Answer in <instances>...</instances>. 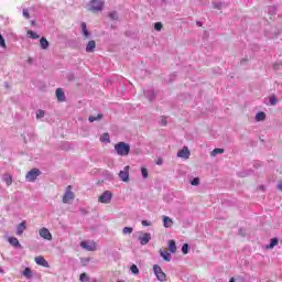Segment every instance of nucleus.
<instances>
[{
  "mask_svg": "<svg viewBox=\"0 0 282 282\" xmlns=\"http://www.w3.org/2000/svg\"><path fill=\"white\" fill-rule=\"evenodd\" d=\"M115 151L117 155H120L121 158H127L129 153H131V145L129 143L121 141L115 144Z\"/></svg>",
  "mask_w": 282,
  "mask_h": 282,
  "instance_id": "f257e3e1",
  "label": "nucleus"
},
{
  "mask_svg": "<svg viewBox=\"0 0 282 282\" xmlns=\"http://www.w3.org/2000/svg\"><path fill=\"white\" fill-rule=\"evenodd\" d=\"M105 9V0H90L88 10L90 12H102Z\"/></svg>",
  "mask_w": 282,
  "mask_h": 282,
  "instance_id": "f03ea898",
  "label": "nucleus"
},
{
  "mask_svg": "<svg viewBox=\"0 0 282 282\" xmlns=\"http://www.w3.org/2000/svg\"><path fill=\"white\" fill-rule=\"evenodd\" d=\"M111 199H113V193L111 191H105L98 198L100 204H111Z\"/></svg>",
  "mask_w": 282,
  "mask_h": 282,
  "instance_id": "7ed1b4c3",
  "label": "nucleus"
},
{
  "mask_svg": "<svg viewBox=\"0 0 282 282\" xmlns=\"http://www.w3.org/2000/svg\"><path fill=\"white\" fill-rule=\"evenodd\" d=\"M41 173H42L41 170L32 169L25 175L26 182H36V177H39V175H41Z\"/></svg>",
  "mask_w": 282,
  "mask_h": 282,
  "instance_id": "20e7f679",
  "label": "nucleus"
},
{
  "mask_svg": "<svg viewBox=\"0 0 282 282\" xmlns=\"http://www.w3.org/2000/svg\"><path fill=\"white\" fill-rule=\"evenodd\" d=\"M153 270H154V274H155L158 281H161V282L166 281V273H164V271H162L161 265L154 264Z\"/></svg>",
  "mask_w": 282,
  "mask_h": 282,
  "instance_id": "39448f33",
  "label": "nucleus"
},
{
  "mask_svg": "<svg viewBox=\"0 0 282 282\" xmlns=\"http://www.w3.org/2000/svg\"><path fill=\"white\" fill-rule=\"evenodd\" d=\"M72 186H67V189L63 196V204H69V199H74V192H72Z\"/></svg>",
  "mask_w": 282,
  "mask_h": 282,
  "instance_id": "423d86ee",
  "label": "nucleus"
},
{
  "mask_svg": "<svg viewBox=\"0 0 282 282\" xmlns=\"http://www.w3.org/2000/svg\"><path fill=\"white\" fill-rule=\"evenodd\" d=\"M176 155L177 158H183V160H188V158H191V150H188V147H184Z\"/></svg>",
  "mask_w": 282,
  "mask_h": 282,
  "instance_id": "0eeeda50",
  "label": "nucleus"
},
{
  "mask_svg": "<svg viewBox=\"0 0 282 282\" xmlns=\"http://www.w3.org/2000/svg\"><path fill=\"white\" fill-rule=\"evenodd\" d=\"M40 237H42V239H45L46 241H52V232H50V229L45 227L40 229Z\"/></svg>",
  "mask_w": 282,
  "mask_h": 282,
  "instance_id": "6e6552de",
  "label": "nucleus"
},
{
  "mask_svg": "<svg viewBox=\"0 0 282 282\" xmlns=\"http://www.w3.org/2000/svg\"><path fill=\"white\" fill-rule=\"evenodd\" d=\"M119 178L121 182H129V165L124 166V169L119 172Z\"/></svg>",
  "mask_w": 282,
  "mask_h": 282,
  "instance_id": "1a4fd4ad",
  "label": "nucleus"
},
{
  "mask_svg": "<svg viewBox=\"0 0 282 282\" xmlns=\"http://www.w3.org/2000/svg\"><path fill=\"white\" fill-rule=\"evenodd\" d=\"M8 241L11 246H13V248L23 250V246H21V242H19V239L17 237H9Z\"/></svg>",
  "mask_w": 282,
  "mask_h": 282,
  "instance_id": "9d476101",
  "label": "nucleus"
},
{
  "mask_svg": "<svg viewBox=\"0 0 282 282\" xmlns=\"http://www.w3.org/2000/svg\"><path fill=\"white\" fill-rule=\"evenodd\" d=\"M139 241H140L141 246H147V243H149V241H151V234L145 232L142 236H139Z\"/></svg>",
  "mask_w": 282,
  "mask_h": 282,
  "instance_id": "9b49d317",
  "label": "nucleus"
},
{
  "mask_svg": "<svg viewBox=\"0 0 282 282\" xmlns=\"http://www.w3.org/2000/svg\"><path fill=\"white\" fill-rule=\"evenodd\" d=\"M35 263L37 265H42L43 268H50V262H47V260H45V258L42 256L35 257Z\"/></svg>",
  "mask_w": 282,
  "mask_h": 282,
  "instance_id": "f8f14e48",
  "label": "nucleus"
},
{
  "mask_svg": "<svg viewBox=\"0 0 282 282\" xmlns=\"http://www.w3.org/2000/svg\"><path fill=\"white\" fill-rule=\"evenodd\" d=\"M55 94L58 102H65L66 97H65V91H63V88H57Z\"/></svg>",
  "mask_w": 282,
  "mask_h": 282,
  "instance_id": "ddd939ff",
  "label": "nucleus"
},
{
  "mask_svg": "<svg viewBox=\"0 0 282 282\" xmlns=\"http://www.w3.org/2000/svg\"><path fill=\"white\" fill-rule=\"evenodd\" d=\"M25 228H28V227H26V223H25V220H24V221H22V223H20V224L18 225V227H17V235H18V236L23 235V232L25 231Z\"/></svg>",
  "mask_w": 282,
  "mask_h": 282,
  "instance_id": "4468645a",
  "label": "nucleus"
},
{
  "mask_svg": "<svg viewBox=\"0 0 282 282\" xmlns=\"http://www.w3.org/2000/svg\"><path fill=\"white\" fill-rule=\"evenodd\" d=\"M80 28L85 39H89V36H91V33L89 32V30H87V23L82 22Z\"/></svg>",
  "mask_w": 282,
  "mask_h": 282,
  "instance_id": "2eb2a0df",
  "label": "nucleus"
},
{
  "mask_svg": "<svg viewBox=\"0 0 282 282\" xmlns=\"http://www.w3.org/2000/svg\"><path fill=\"white\" fill-rule=\"evenodd\" d=\"M159 252H160V257H162V259L164 261H171L172 257H171V253L169 251L160 249Z\"/></svg>",
  "mask_w": 282,
  "mask_h": 282,
  "instance_id": "dca6fc26",
  "label": "nucleus"
},
{
  "mask_svg": "<svg viewBox=\"0 0 282 282\" xmlns=\"http://www.w3.org/2000/svg\"><path fill=\"white\" fill-rule=\"evenodd\" d=\"M144 96H145V98H148V100H150V102H153V100H155V91L154 90H145Z\"/></svg>",
  "mask_w": 282,
  "mask_h": 282,
  "instance_id": "f3484780",
  "label": "nucleus"
},
{
  "mask_svg": "<svg viewBox=\"0 0 282 282\" xmlns=\"http://www.w3.org/2000/svg\"><path fill=\"white\" fill-rule=\"evenodd\" d=\"M163 226L164 228H171L173 226V219L169 216H163Z\"/></svg>",
  "mask_w": 282,
  "mask_h": 282,
  "instance_id": "a211bd4d",
  "label": "nucleus"
},
{
  "mask_svg": "<svg viewBox=\"0 0 282 282\" xmlns=\"http://www.w3.org/2000/svg\"><path fill=\"white\" fill-rule=\"evenodd\" d=\"M169 250L172 254H175V252H177V245L175 243V240L169 241Z\"/></svg>",
  "mask_w": 282,
  "mask_h": 282,
  "instance_id": "6ab92c4d",
  "label": "nucleus"
},
{
  "mask_svg": "<svg viewBox=\"0 0 282 282\" xmlns=\"http://www.w3.org/2000/svg\"><path fill=\"white\" fill-rule=\"evenodd\" d=\"M96 50V41L90 40L86 46V52L91 53Z\"/></svg>",
  "mask_w": 282,
  "mask_h": 282,
  "instance_id": "aec40b11",
  "label": "nucleus"
},
{
  "mask_svg": "<svg viewBox=\"0 0 282 282\" xmlns=\"http://www.w3.org/2000/svg\"><path fill=\"white\" fill-rule=\"evenodd\" d=\"M102 177L107 180V182H113V174L107 170L102 172Z\"/></svg>",
  "mask_w": 282,
  "mask_h": 282,
  "instance_id": "412c9836",
  "label": "nucleus"
},
{
  "mask_svg": "<svg viewBox=\"0 0 282 282\" xmlns=\"http://www.w3.org/2000/svg\"><path fill=\"white\" fill-rule=\"evenodd\" d=\"M80 246L84 248V250H88V252H94V245H89L88 241H82Z\"/></svg>",
  "mask_w": 282,
  "mask_h": 282,
  "instance_id": "4be33fe9",
  "label": "nucleus"
},
{
  "mask_svg": "<svg viewBox=\"0 0 282 282\" xmlns=\"http://www.w3.org/2000/svg\"><path fill=\"white\" fill-rule=\"evenodd\" d=\"M40 45H41L42 50H47V47H50V42L47 41V39L41 37Z\"/></svg>",
  "mask_w": 282,
  "mask_h": 282,
  "instance_id": "5701e85b",
  "label": "nucleus"
},
{
  "mask_svg": "<svg viewBox=\"0 0 282 282\" xmlns=\"http://www.w3.org/2000/svg\"><path fill=\"white\" fill-rule=\"evenodd\" d=\"M3 182H6L7 186H11L12 184V175L10 174H3L2 175Z\"/></svg>",
  "mask_w": 282,
  "mask_h": 282,
  "instance_id": "b1692460",
  "label": "nucleus"
},
{
  "mask_svg": "<svg viewBox=\"0 0 282 282\" xmlns=\"http://www.w3.org/2000/svg\"><path fill=\"white\" fill-rule=\"evenodd\" d=\"M278 102H279V99H276V95H271V96L269 97V105H270L271 107L276 106Z\"/></svg>",
  "mask_w": 282,
  "mask_h": 282,
  "instance_id": "393cba45",
  "label": "nucleus"
},
{
  "mask_svg": "<svg viewBox=\"0 0 282 282\" xmlns=\"http://www.w3.org/2000/svg\"><path fill=\"white\" fill-rule=\"evenodd\" d=\"M256 120L257 122H263V120H265V112L260 111L256 115Z\"/></svg>",
  "mask_w": 282,
  "mask_h": 282,
  "instance_id": "a878e982",
  "label": "nucleus"
},
{
  "mask_svg": "<svg viewBox=\"0 0 282 282\" xmlns=\"http://www.w3.org/2000/svg\"><path fill=\"white\" fill-rule=\"evenodd\" d=\"M274 246H279V238H272V239L270 240V243L267 245V248H268V249H272V248H274Z\"/></svg>",
  "mask_w": 282,
  "mask_h": 282,
  "instance_id": "bb28decb",
  "label": "nucleus"
},
{
  "mask_svg": "<svg viewBox=\"0 0 282 282\" xmlns=\"http://www.w3.org/2000/svg\"><path fill=\"white\" fill-rule=\"evenodd\" d=\"M108 17H109L110 21H118V19H120V17L118 15V11H112V12L108 13Z\"/></svg>",
  "mask_w": 282,
  "mask_h": 282,
  "instance_id": "cd10ccee",
  "label": "nucleus"
},
{
  "mask_svg": "<svg viewBox=\"0 0 282 282\" xmlns=\"http://www.w3.org/2000/svg\"><path fill=\"white\" fill-rule=\"evenodd\" d=\"M221 153H224V149H221V148H216V149H214V150L212 151L210 155H212L213 158H215L216 155H221Z\"/></svg>",
  "mask_w": 282,
  "mask_h": 282,
  "instance_id": "c85d7f7f",
  "label": "nucleus"
},
{
  "mask_svg": "<svg viewBox=\"0 0 282 282\" xmlns=\"http://www.w3.org/2000/svg\"><path fill=\"white\" fill-rule=\"evenodd\" d=\"M23 276L26 279H32V269L25 268L24 271L22 272Z\"/></svg>",
  "mask_w": 282,
  "mask_h": 282,
  "instance_id": "c756f323",
  "label": "nucleus"
},
{
  "mask_svg": "<svg viewBox=\"0 0 282 282\" xmlns=\"http://www.w3.org/2000/svg\"><path fill=\"white\" fill-rule=\"evenodd\" d=\"M98 120H102V113H99L98 116L94 117V116H90L88 118V122H96Z\"/></svg>",
  "mask_w": 282,
  "mask_h": 282,
  "instance_id": "7c9ffc66",
  "label": "nucleus"
},
{
  "mask_svg": "<svg viewBox=\"0 0 282 282\" xmlns=\"http://www.w3.org/2000/svg\"><path fill=\"white\" fill-rule=\"evenodd\" d=\"M26 34H28L29 39H33V40L40 39V35H37V33L32 30L28 31Z\"/></svg>",
  "mask_w": 282,
  "mask_h": 282,
  "instance_id": "2f4dec72",
  "label": "nucleus"
},
{
  "mask_svg": "<svg viewBox=\"0 0 282 282\" xmlns=\"http://www.w3.org/2000/svg\"><path fill=\"white\" fill-rule=\"evenodd\" d=\"M100 142H106V143L111 142V139H110V137H109V133H104V134L100 137Z\"/></svg>",
  "mask_w": 282,
  "mask_h": 282,
  "instance_id": "473e14b6",
  "label": "nucleus"
},
{
  "mask_svg": "<svg viewBox=\"0 0 282 282\" xmlns=\"http://www.w3.org/2000/svg\"><path fill=\"white\" fill-rule=\"evenodd\" d=\"M252 170H246L242 172H239V177H248V175H252Z\"/></svg>",
  "mask_w": 282,
  "mask_h": 282,
  "instance_id": "72a5a7b5",
  "label": "nucleus"
},
{
  "mask_svg": "<svg viewBox=\"0 0 282 282\" xmlns=\"http://www.w3.org/2000/svg\"><path fill=\"white\" fill-rule=\"evenodd\" d=\"M79 281H80V282H89V281H90V278H89V275H87V273H82V274L79 275Z\"/></svg>",
  "mask_w": 282,
  "mask_h": 282,
  "instance_id": "f704fd0d",
  "label": "nucleus"
},
{
  "mask_svg": "<svg viewBox=\"0 0 282 282\" xmlns=\"http://www.w3.org/2000/svg\"><path fill=\"white\" fill-rule=\"evenodd\" d=\"M130 272H132V274L138 275V274H140V269H138V265L132 264V265L130 267Z\"/></svg>",
  "mask_w": 282,
  "mask_h": 282,
  "instance_id": "c9c22d12",
  "label": "nucleus"
},
{
  "mask_svg": "<svg viewBox=\"0 0 282 282\" xmlns=\"http://www.w3.org/2000/svg\"><path fill=\"white\" fill-rule=\"evenodd\" d=\"M141 174H142L143 180H147V177H149V170L147 167H142Z\"/></svg>",
  "mask_w": 282,
  "mask_h": 282,
  "instance_id": "e433bc0d",
  "label": "nucleus"
},
{
  "mask_svg": "<svg viewBox=\"0 0 282 282\" xmlns=\"http://www.w3.org/2000/svg\"><path fill=\"white\" fill-rule=\"evenodd\" d=\"M191 249V247L188 246V243H184L183 246H182V252H183V254H188V250Z\"/></svg>",
  "mask_w": 282,
  "mask_h": 282,
  "instance_id": "4c0bfd02",
  "label": "nucleus"
},
{
  "mask_svg": "<svg viewBox=\"0 0 282 282\" xmlns=\"http://www.w3.org/2000/svg\"><path fill=\"white\" fill-rule=\"evenodd\" d=\"M122 232L123 235H131V232H133V227H124Z\"/></svg>",
  "mask_w": 282,
  "mask_h": 282,
  "instance_id": "58836bf2",
  "label": "nucleus"
},
{
  "mask_svg": "<svg viewBox=\"0 0 282 282\" xmlns=\"http://www.w3.org/2000/svg\"><path fill=\"white\" fill-rule=\"evenodd\" d=\"M36 118H37V119H40V118H45V111L39 109V110L36 111Z\"/></svg>",
  "mask_w": 282,
  "mask_h": 282,
  "instance_id": "ea45409f",
  "label": "nucleus"
},
{
  "mask_svg": "<svg viewBox=\"0 0 282 282\" xmlns=\"http://www.w3.org/2000/svg\"><path fill=\"white\" fill-rule=\"evenodd\" d=\"M0 47H3L6 50V39L3 37V35L0 33Z\"/></svg>",
  "mask_w": 282,
  "mask_h": 282,
  "instance_id": "a19ab883",
  "label": "nucleus"
},
{
  "mask_svg": "<svg viewBox=\"0 0 282 282\" xmlns=\"http://www.w3.org/2000/svg\"><path fill=\"white\" fill-rule=\"evenodd\" d=\"M191 184H192V186H199V177H194V178L191 181Z\"/></svg>",
  "mask_w": 282,
  "mask_h": 282,
  "instance_id": "79ce46f5",
  "label": "nucleus"
},
{
  "mask_svg": "<svg viewBox=\"0 0 282 282\" xmlns=\"http://www.w3.org/2000/svg\"><path fill=\"white\" fill-rule=\"evenodd\" d=\"M154 30H156V32H160L162 30V22L154 23Z\"/></svg>",
  "mask_w": 282,
  "mask_h": 282,
  "instance_id": "37998d69",
  "label": "nucleus"
},
{
  "mask_svg": "<svg viewBox=\"0 0 282 282\" xmlns=\"http://www.w3.org/2000/svg\"><path fill=\"white\" fill-rule=\"evenodd\" d=\"M268 12L272 15V14H276V7H269L268 8Z\"/></svg>",
  "mask_w": 282,
  "mask_h": 282,
  "instance_id": "c03bdc74",
  "label": "nucleus"
},
{
  "mask_svg": "<svg viewBox=\"0 0 282 282\" xmlns=\"http://www.w3.org/2000/svg\"><path fill=\"white\" fill-rule=\"evenodd\" d=\"M175 78H177V74L172 73V74L170 75V78L167 79V83H173V80H175Z\"/></svg>",
  "mask_w": 282,
  "mask_h": 282,
  "instance_id": "a18cd8bd",
  "label": "nucleus"
},
{
  "mask_svg": "<svg viewBox=\"0 0 282 282\" xmlns=\"http://www.w3.org/2000/svg\"><path fill=\"white\" fill-rule=\"evenodd\" d=\"M22 14L24 19H30V11H28V9H23Z\"/></svg>",
  "mask_w": 282,
  "mask_h": 282,
  "instance_id": "49530a36",
  "label": "nucleus"
},
{
  "mask_svg": "<svg viewBox=\"0 0 282 282\" xmlns=\"http://www.w3.org/2000/svg\"><path fill=\"white\" fill-rule=\"evenodd\" d=\"M213 6L215 10H221V2H214Z\"/></svg>",
  "mask_w": 282,
  "mask_h": 282,
  "instance_id": "de8ad7c7",
  "label": "nucleus"
},
{
  "mask_svg": "<svg viewBox=\"0 0 282 282\" xmlns=\"http://www.w3.org/2000/svg\"><path fill=\"white\" fill-rule=\"evenodd\" d=\"M160 124H161V127H166V124H167L166 118H162L160 121Z\"/></svg>",
  "mask_w": 282,
  "mask_h": 282,
  "instance_id": "09e8293b",
  "label": "nucleus"
},
{
  "mask_svg": "<svg viewBox=\"0 0 282 282\" xmlns=\"http://www.w3.org/2000/svg\"><path fill=\"white\" fill-rule=\"evenodd\" d=\"M280 67H281V64H279V63L273 64V69H274L275 72L279 70Z\"/></svg>",
  "mask_w": 282,
  "mask_h": 282,
  "instance_id": "8fccbe9b",
  "label": "nucleus"
},
{
  "mask_svg": "<svg viewBox=\"0 0 282 282\" xmlns=\"http://www.w3.org/2000/svg\"><path fill=\"white\" fill-rule=\"evenodd\" d=\"M141 224L142 226H151V221L149 220H142Z\"/></svg>",
  "mask_w": 282,
  "mask_h": 282,
  "instance_id": "3c124183",
  "label": "nucleus"
},
{
  "mask_svg": "<svg viewBox=\"0 0 282 282\" xmlns=\"http://www.w3.org/2000/svg\"><path fill=\"white\" fill-rule=\"evenodd\" d=\"M238 235L240 237H246V231H243V229H239Z\"/></svg>",
  "mask_w": 282,
  "mask_h": 282,
  "instance_id": "603ef678",
  "label": "nucleus"
},
{
  "mask_svg": "<svg viewBox=\"0 0 282 282\" xmlns=\"http://www.w3.org/2000/svg\"><path fill=\"white\" fill-rule=\"evenodd\" d=\"M196 25H197L198 28H202L203 23H202L200 21H197V22H196Z\"/></svg>",
  "mask_w": 282,
  "mask_h": 282,
  "instance_id": "864d4df0",
  "label": "nucleus"
},
{
  "mask_svg": "<svg viewBox=\"0 0 282 282\" xmlns=\"http://www.w3.org/2000/svg\"><path fill=\"white\" fill-rule=\"evenodd\" d=\"M279 191H282V182L278 184Z\"/></svg>",
  "mask_w": 282,
  "mask_h": 282,
  "instance_id": "5fc2aeb1",
  "label": "nucleus"
},
{
  "mask_svg": "<svg viewBox=\"0 0 282 282\" xmlns=\"http://www.w3.org/2000/svg\"><path fill=\"white\" fill-rule=\"evenodd\" d=\"M156 164H158L159 166H161V164H162V159H160V160L156 162Z\"/></svg>",
  "mask_w": 282,
  "mask_h": 282,
  "instance_id": "6e6d98bb",
  "label": "nucleus"
},
{
  "mask_svg": "<svg viewBox=\"0 0 282 282\" xmlns=\"http://www.w3.org/2000/svg\"><path fill=\"white\" fill-rule=\"evenodd\" d=\"M0 274H3V270H2V268L0 267Z\"/></svg>",
  "mask_w": 282,
  "mask_h": 282,
  "instance_id": "4d7b16f0",
  "label": "nucleus"
},
{
  "mask_svg": "<svg viewBox=\"0 0 282 282\" xmlns=\"http://www.w3.org/2000/svg\"><path fill=\"white\" fill-rule=\"evenodd\" d=\"M229 282H235V278H231V279L229 280Z\"/></svg>",
  "mask_w": 282,
  "mask_h": 282,
  "instance_id": "13d9d810",
  "label": "nucleus"
},
{
  "mask_svg": "<svg viewBox=\"0 0 282 282\" xmlns=\"http://www.w3.org/2000/svg\"><path fill=\"white\" fill-rule=\"evenodd\" d=\"M28 63H32V58H29V59H28Z\"/></svg>",
  "mask_w": 282,
  "mask_h": 282,
  "instance_id": "bf43d9fd",
  "label": "nucleus"
},
{
  "mask_svg": "<svg viewBox=\"0 0 282 282\" xmlns=\"http://www.w3.org/2000/svg\"><path fill=\"white\" fill-rule=\"evenodd\" d=\"M253 166H254L256 169H258L259 164H254Z\"/></svg>",
  "mask_w": 282,
  "mask_h": 282,
  "instance_id": "052dcab7",
  "label": "nucleus"
}]
</instances>
